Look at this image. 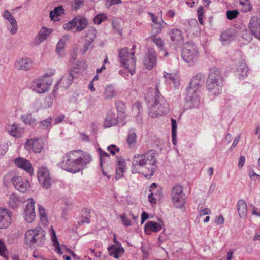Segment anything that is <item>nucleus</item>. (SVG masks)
Returning <instances> with one entry per match:
<instances>
[{
	"instance_id": "nucleus-10",
	"label": "nucleus",
	"mask_w": 260,
	"mask_h": 260,
	"mask_svg": "<svg viewBox=\"0 0 260 260\" xmlns=\"http://www.w3.org/2000/svg\"><path fill=\"white\" fill-rule=\"evenodd\" d=\"M78 70L77 65L70 69L56 83L53 91L55 92L58 86L65 89L69 87L73 83L75 75L78 73Z\"/></svg>"
},
{
	"instance_id": "nucleus-57",
	"label": "nucleus",
	"mask_w": 260,
	"mask_h": 260,
	"mask_svg": "<svg viewBox=\"0 0 260 260\" xmlns=\"http://www.w3.org/2000/svg\"><path fill=\"white\" fill-rule=\"evenodd\" d=\"M83 0H74L72 3V6L75 10H78L83 5Z\"/></svg>"
},
{
	"instance_id": "nucleus-7",
	"label": "nucleus",
	"mask_w": 260,
	"mask_h": 260,
	"mask_svg": "<svg viewBox=\"0 0 260 260\" xmlns=\"http://www.w3.org/2000/svg\"><path fill=\"white\" fill-rule=\"evenodd\" d=\"M199 52L197 46L192 42L184 44L182 51V57L187 63L192 64L197 60Z\"/></svg>"
},
{
	"instance_id": "nucleus-20",
	"label": "nucleus",
	"mask_w": 260,
	"mask_h": 260,
	"mask_svg": "<svg viewBox=\"0 0 260 260\" xmlns=\"http://www.w3.org/2000/svg\"><path fill=\"white\" fill-rule=\"evenodd\" d=\"M163 222L158 223L155 221H147L144 226V231L147 234L150 235L152 232H158L162 228Z\"/></svg>"
},
{
	"instance_id": "nucleus-41",
	"label": "nucleus",
	"mask_w": 260,
	"mask_h": 260,
	"mask_svg": "<svg viewBox=\"0 0 260 260\" xmlns=\"http://www.w3.org/2000/svg\"><path fill=\"white\" fill-rule=\"evenodd\" d=\"M64 13V9L62 6H58L55 7L53 10L50 12V17L51 20H55V18H57L61 14Z\"/></svg>"
},
{
	"instance_id": "nucleus-2",
	"label": "nucleus",
	"mask_w": 260,
	"mask_h": 260,
	"mask_svg": "<svg viewBox=\"0 0 260 260\" xmlns=\"http://www.w3.org/2000/svg\"><path fill=\"white\" fill-rule=\"evenodd\" d=\"M91 160L89 154L78 150L67 153L58 165L68 172L75 173L83 169Z\"/></svg>"
},
{
	"instance_id": "nucleus-63",
	"label": "nucleus",
	"mask_w": 260,
	"mask_h": 260,
	"mask_svg": "<svg viewBox=\"0 0 260 260\" xmlns=\"http://www.w3.org/2000/svg\"><path fill=\"white\" fill-rule=\"evenodd\" d=\"M149 218V216L147 213L143 211L141 215V224H143L144 221Z\"/></svg>"
},
{
	"instance_id": "nucleus-51",
	"label": "nucleus",
	"mask_w": 260,
	"mask_h": 260,
	"mask_svg": "<svg viewBox=\"0 0 260 260\" xmlns=\"http://www.w3.org/2000/svg\"><path fill=\"white\" fill-rule=\"evenodd\" d=\"M107 18L105 14H99L95 16L93 19L95 24H100L102 21L106 20Z\"/></svg>"
},
{
	"instance_id": "nucleus-52",
	"label": "nucleus",
	"mask_w": 260,
	"mask_h": 260,
	"mask_svg": "<svg viewBox=\"0 0 260 260\" xmlns=\"http://www.w3.org/2000/svg\"><path fill=\"white\" fill-rule=\"evenodd\" d=\"M122 224L126 227H128L131 225L132 222L129 219L126 217L125 214H122L120 216Z\"/></svg>"
},
{
	"instance_id": "nucleus-29",
	"label": "nucleus",
	"mask_w": 260,
	"mask_h": 260,
	"mask_svg": "<svg viewBox=\"0 0 260 260\" xmlns=\"http://www.w3.org/2000/svg\"><path fill=\"white\" fill-rule=\"evenodd\" d=\"M125 170V160L122 158H117L115 176V178L116 180L119 179L123 176Z\"/></svg>"
},
{
	"instance_id": "nucleus-54",
	"label": "nucleus",
	"mask_w": 260,
	"mask_h": 260,
	"mask_svg": "<svg viewBox=\"0 0 260 260\" xmlns=\"http://www.w3.org/2000/svg\"><path fill=\"white\" fill-rule=\"evenodd\" d=\"M75 27H76V24L75 22L74 21V18L72 20L63 25V28L64 29L67 30H72Z\"/></svg>"
},
{
	"instance_id": "nucleus-15",
	"label": "nucleus",
	"mask_w": 260,
	"mask_h": 260,
	"mask_svg": "<svg viewBox=\"0 0 260 260\" xmlns=\"http://www.w3.org/2000/svg\"><path fill=\"white\" fill-rule=\"evenodd\" d=\"M248 28L253 36L260 40V18L256 16L250 18Z\"/></svg>"
},
{
	"instance_id": "nucleus-3",
	"label": "nucleus",
	"mask_w": 260,
	"mask_h": 260,
	"mask_svg": "<svg viewBox=\"0 0 260 260\" xmlns=\"http://www.w3.org/2000/svg\"><path fill=\"white\" fill-rule=\"evenodd\" d=\"M153 97V104L150 108L149 115L152 117H157L167 113L169 110V105L158 90L156 86Z\"/></svg>"
},
{
	"instance_id": "nucleus-5",
	"label": "nucleus",
	"mask_w": 260,
	"mask_h": 260,
	"mask_svg": "<svg viewBox=\"0 0 260 260\" xmlns=\"http://www.w3.org/2000/svg\"><path fill=\"white\" fill-rule=\"evenodd\" d=\"M46 233L40 226H36L35 229L27 230L25 234V242L27 245L31 246L37 245L42 246L44 244Z\"/></svg>"
},
{
	"instance_id": "nucleus-14",
	"label": "nucleus",
	"mask_w": 260,
	"mask_h": 260,
	"mask_svg": "<svg viewBox=\"0 0 260 260\" xmlns=\"http://www.w3.org/2000/svg\"><path fill=\"white\" fill-rule=\"evenodd\" d=\"M187 92L185 96L186 106L189 108L198 107L200 104L199 97V91L196 89L187 88Z\"/></svg>"
},
{
	"instance_id": "nucleus-24",
	"label": "nucleus",
	"mask_w": 260,
	"mask_h": 260,
	"mask_svg": "<svg viewBox=\"0 0 260 260\" xmlns=\"http://www.w3.org/2000/svg\"><path fill=\"white\" fill-rule=\"evenodd\" d=\"M7 130L9 135L14 137H20L24 133L23 128L16 123L9 125Z\"/></svg>"
},
{
	"instance_id": "nucleus-26",
	"label": "nucleus",
	"mask_w": 260,
	"mask_h": 260,
	"mask_svg": "<svg viewBox=\"0 0 260 260\" xmlns=\"http://www.w3.org/2000/svg\"><path fill=\"white\" fill-rule=\"evenodd\" d=\"M52 31V29H49L45 27H42L35 39L36 44H39L46 40Z\"/></svg>"
},
{
	"instance_id": "nucleus-40",
	"label": "nucleus",
	"mask_w": 260,
	"mask_h": 260,
	"mask_svg": "<svg viewBox=\"0 0 260 260\" xmlns=\"http://www.w3.org/2000/svg\"><path fill=\"white\" fill-rule=\"evenodd\" d=\"M21 119L25 124L32 125L36 123V120L30 114H24L21 116Z\"/></svg>"
},
{
	"instance_id": "nucleus-21",
	"label": "nucleus",
	"mask_w": 260,
	"mask_h": 260,
	"mask_svg": "<svg viewBox=\"0 0 260 260\" xmlns=\"http://www.w3.org/2000/svg\"><path fill=\"white\" fill-rule=\"evenodd\" d=\"M25 147L27 150L31 149L35 153H40L43 148L38 138L27 140L25 145Z\"/></svg>"
},
{
	"instance_id": "nucleus-59",
	"label": "nucleus",
	"mask_w": 260,
	"mask_h": 260,
	"mask_svg": "<svg viewBox=\"0 0 260 260\" xmlns=\"http://www.w3.org/2000/svg\"><path fill=\"white\" fill-rule=\"evenodd\" d=\"M65 118V116L64 115H59L58 117H56L54 119V124L56 125L62 122Z\"/></svg>"
},
{
	"instance_id": "nucleus-19",
	"label": "nucleus",
	"mask_w": 260,
	"mask_h": 260,
	"mask_svg": "<svg viewBox=\"0 0 260 260\" xmlns=\"http://www.w3.org/2000/svg\"><path fill=\"white\" fill-rule=\"evenodd\" d=\"M3 17L6 19L11 25V28L9 29L10 33L12 35L15 34L17 31L18 24L14 17L11 14L8 10H6L4 12Z\"/></svg>"
},
{
	"instance_id": "nucleus-32",
	"label": "nucleus",
	"mask_w": 260,
	"mask_h": 260,
	"mask_svg": "<svg viewBox=\"0 0 260 260\" xmlns=\"http://www.w3.org/2000/svg\"><path fill=\"white\" fill-rule=\"evenodd\" d=\"M248 71L246 63L242 60L237 66L236 73L239 76V78H244L247 76Z\"/></svg>"
},
{
	"instance_id": "nucleus-58",
	"label": "nucleus",
	"mask_w": 260,
	"mask_h": 260,
	"mask_svg": "<svg viewBox=\"0 0 260 260\" xmlns=\"http://www.w3.org/2000/svg\"><path fill=\"white\" fill-rule=\"evenodd\" d=\"M164 77L166 79H169L172 81L173 83L175 82V77L171 74L164 72Z\"/></svg>"
},
{
	"instance_id": "nucleus-42",
	"label": "nucleus",
	"mask_w": 260,
	"mask_h": 260,
	"mask_svg": "<svg viewBox=\"0 0 260 260\" xmlns=\"http://www.w3.org/2000/svg\"><path fill=\"white\" fill-rule=\"evenodd\" d=\"M152 40L153 42L161 49V51L160 52V54L164 55V56H167L168 55V53L167 51L163 49L164 46V42L160 38L156 37H152Z\"/></svg>"
},
{
	"instance_id": "nucleus-60",
	"label": "nucleus",
	"mask_w": 260,
	"mask_h": 260,
	"mask_svg": "<svg viewBox=\"0 0 260 260\" xmlns=\"http://www.w3.org/2000/svg\"><path fill=\"white\" fill-rule=\"evenodd\" d=\"M224 219L223 216L219 215V216L216 217V218L215 219V222L217 224H218L219 225H221L224 223Z\"/></svg>"
},
{
	"instance_id": "nucleus-53",
	"label": "nucleus",
	"mask_w": 260,
	"mask_h": 260,
	"mask_svg": "<svg viewBox=\"0 0 260 260\" xmlns=\"http://www.w3.org/2000/svg\"><path fill=\"white\" fill-rule=\"evenodd\" d=\"M0 255L4 257H7V249L3 241L0 239Z\"/></svg>"
},
{
	"instance_id": "nucleus-13",
	"label": "nucleus",
	"mask_w": 260,
	"mask_h": 260,
	"mask_svg": "<svg viewBox=\"0 0 260 260\" xmlns=\"http://www.w3.org/2000/svg\"><path fill=\"white\" fill-rule=\"evenodd\" d=\"M24 220L27 223H32L36 218L35 211V201L32 198H29L27 200L23 213Z\"/></svg>"
},
{
	"instance_id": "nucleus-22",
	"label": "nucleus",
	"mask_w": 260,
	"mask_h": 260,
	"mask_svg": "<svg viewBox=\"0 0 260 260\" xmlns=\"http://www.w3.org/2000/svg\"><path fill=\"white\" fill-rule=\"evenodd\" d=\"M16 67L18 70L27 71L32 68V61L28 58H20L17 60Z\"/></svg>"
},
{
	"instance_id": "nucleus-17",
	"label": "nucleus",
	"mask_w": 260,
	"mask_h": 260,
	"mask_svg": "<svg viewBox=\"0 0 260 260\" xmlns=\"http://www.w3.org/2000/svg\"><path fill=\"white\" fill-rule=\"evenodd\" d=\"M118 94V90L116 86L112 84L106 85L102 93V96L105 100L108 101L116 98Z\"/></svg>"
},
{
	"instance_id": "nucleus-33",
	"label": "nucleus",
	"mask_w": 260,
	"mask_h": 260,
	"mask_svg": "<svg viewBox=\"0 0 260 260\" xmlns=\"http://www.w3.org/2000/svg\"><path fill=\"white\" fill-rule=\"evenodd\" d=\"M169 35L172 41L179 43L183 41L182 31L179 29L175 28L171 30L169 32Z\"/></svg>"
},
{
	"instance_id": "nucleus-28",
	"label": "nucleus",
	"mask_w": 260,
	"mask_h": 260,
	"mask_svg": "<svg viewBox=\"0 0 260 260\" xmlns=\"http://www.w3.org/2000/svg\"><path fill=\"white\" fill-rule=\"evenodd\" d=\"M156 63V54L154 53H149L146 55L144 59V64L149 70L152 69Z\"/></svg>"
},
{
	"instance_id": "nucleus-4",
	"label": "nucleus",
	"mask_w": 260,
	"mask_h": 260,
	"mask_svg": "<svg viewBox=\"0 0 260 260\" xmlns=\"http://www.w3.org/2000/svg\"><path fill=\"white\" fill-rule=\"evenodd\" d=\"M223 86L220 73L216 68L211 69L207 80L206 88L212 94L217 95L221 93Z\"/></svg>"
},
{
	"instance_id": "nucleus-44",
	"label": "nucleus",
	"mask_w": 260,
	"mask_h": 260,
	"mask_svg": "<svg viewBox=\"0 0 260 260\" xmlns=\"http://www.w3.org/2000/svg\"><path fill=\"white\" fill-rule=\"evenodd\" d=\"M98 150L100 159L101 166L102 167L103 164L104 163L105 161L110 159V156L108 153L103 151L100 148H99Z\"/></svg>"
},
{
	"instance_id": "nucleus-25",
	"label": "nucleus",
	"mask_w": 260,
	"mask_h": 260,
	"mask_svg": "<svg viewBox=\"0 0 260 260\" xmlns=\"http://www.w3.org/2000/svg\"><path fill=\"white\" fill-rule=\"evenodd\" d=\"M15 163L19 168H22L30 175L33 173V168L31 163L27 160L18 158L15 160Z\"/></svg>"
},
{
	"instance_id": "nucleus-61",
	"label": "nucleus",
	"mask_w": 260,
	"mask_h": 260,
	"mask_svg": "<svg viewBox=\"0 0 260 260\" xmlns=\"http://www.w3.org/2000/svg\"><path fill=\"white\" fill-rule=\"evenodd\" d=\"M211 213V211L209 208H205L200 212L199 216H204Z\"/></svg>"
},
{
	"instance_id": "nucleus-49",
	"label": "nucleus",
	"mask_w": 260,
	"mask_h": 260,
	"mask_svg": "<svg viewBox=\"0 0 260 260\" xmlns=\"http://www.w3.org/2000/svg\"><path fill=\"white\" fill-rule=\"evenodd\" d=\"M164 22L163 20L161 19L158 22H156L152 25V30L154 33L158 34L160 33L162 30V23Z\"/></svg>"
},
{
	"instance_id": "nucleus-48",
	"label": "nucleus",
	"mask_w": 260,
	"mask_h": 260,
	"mask_svg": "<svg viewBox=\"0 0 260 260\" xmlns=\"http://www.w3.org/2000/svg\"><path fill=\"white\" fill-rule=\"evenodd\" d=\"M39 216L40 220L44 222H47V216L45 212V209L41 205L38 207Z\"/></svg>"
},
{
	"instance_id": "nucleus-31",
	"label": "nucleus",
	"mask_w": 260,
	"mask_h": 260,
	"mask_svg": "<svg viewBox=\"0 0 260 260\" xmlns=\"http://www.w3.org/2000/svg\"><path fill=\"white\" fill-rule=\"evenodd\" d=\"M237 210L241 218H245L247 214V206L243 199L239 200L237 202Z\"/></svg>"
},
{
	"instance_id": "nucleus-36",
	"label": "nucleus",
	"mask_w": 260,
	"mask_h": 260,
	"mask_svg": "<svg viewBox=\"0 0 260 260\" xmlns=\"http://www.w3.org/2000/svg\"><path fill=\"white\" fill-rule=\"evenodd\" d=\"M21 203V201L18 195L14 193L10 194L8 201V205L10 208H16L19 206Z\"/></svg>"
},
{
	"instance_id": "nucleus-37",
	"label": "nucleus",
	"mask_w": 260,
	"mask_h": 260,
	"mask_svg": "<svg viewBox=\"0 0 260 260\" xmlns=\"http://www.w3.org/2000/svg\"><path fill=\"white\" fill-rule=\"evenodd\" d=\"M220 37L221 41L226 42L234 40L236 37V35L235 36L234 30L231 29L223 31L220 35Z\"/></svg>"
},
{
	"instance_id": "nucleus-34",
	"label": "nucleus",
	"mask_w": 260,
	"mask_h": 260,
	"mask_svg": "<svg viewBox=\"0 0 260 260\" xmlns=\"http://www.w3.org/2000/svg\"><path fill=\"white\" fill-rule=\"evenodd\" d=\"M76 31H81L83 30L87 25L88 20L84 17L78 16L74 18Z\"/></svg>"
},
{
	"instance_id": "nucleus-23",
	"label": "nucleus",
	"mask_w": 260,
	"mask_h": 260,
	"mask_svg": "<svg viewBox=\"0 0 260 260\" xmlns=\"http://www.w3.org/2000/svg\"><path fill=\"white\" fill-rule=\"evenodd\" d=\"M110 256H113L115 258H118L124 252V249L121 246L119 242H117V245H112L107 248Z\"/></svg>"
},
{
	"instance_id": "nucleus-30",
	"label": "nucleus",
	"mask_w": 260,
	"mask_h": 260,
	"mask_svg": "<svg viewBox=\"0 0 260 260\" xmlns=\"http://www.w3.org/2000/svg\"><path fill=\"white\" fill-rule=\"evenodd\" d=\"M252 34L245 28H241L236 32V37L238 39L241 38L247 42H249L252 40Z\"/></svg>"
},
{
	"instance_id": "nucleus-8",
	"label": "nucleus",
	"mask_w": 260,
	"mask_h": 260,
	"mask_svg": "<svg viewBox=\"0 0 260 260\" xmlns=\"http://www.w3.org/2000/svg\"><path fill=\"white\" fill-rule=\"evenodd\" d=\"M171 197L172 204L176 208H180L185 205V194L181 185L177 184L172 187Z\"/></svg>"
},
{
	"instance_id": "nucleus-11",
	"label": "nucleus",
	"mask_w": 260,
	"mask_h": 260,
	"mask_svg": "<svg viewBox=\"0 0 260 260\" xmlns=\"http://www.w3.org/2000/svg\"><path fill=\"white\" fill-rule=\"evenodd\" d=\"M8 178V181L11 180L14 186L19 192L24 193L30 187V184L28 180H23L21 176H15L11 177L10 174H8L5 176L4 181Z\"/></svg>"
},
{
	"instance_id": "nucleus-64",
	"label": "nucleus",
	"mask_w": 260,
	"mask_h": 260,
	"mask_svg": "<svg viewBox=\"0 0 260 260\" xmlns=\"http://www.w3.org/2000/svg\"><path fill=\"white\" fill-rule=\"evenodd\" d=\"M234 251L233 250L230 249L226 254V260H232L233 258Z\"/></svg>"
},
{
	"instance_id": "nucleus-9",
	"label": "nucleus",
	"mask_w": 260,
	"mask_h": 260,
	"mask_svg": "<svg viewBox=\"0 0 260 260\" xmlns=\"http://www.w3.org/2000/svg\"><path fill=\"white\" fill-rule=\"evenodd\" d=\"M52 84V80L45 76L35 79L31 83L32 89L38 93H44L47 92Z\"/></svg>"
},
{
	"instance_id": "nucleus-6",
	"label": "nucleus",
	"mask_w": 260,
	"mask_h": 260,
	"mask_svg": "<svg viewBox=\"0 0 260 260\" xmlns=\"http://www.w3.org/2000/svg\"><path fill=\"white\" fill-rule=\"evenodd\" d=\"M135 52L132 50L129 51L127 48H124L118 52V57L122 66L127 69L131 75L135 73L136 59L134 57Z\"/></svg>"
},
{
	"instance_id": "nucleus-38",
	"label": "nucleus",
	"mask_w": 260,
	"mask_h": 260,
	"mask_svg": "<svg viewBox=\"0 0 260 260\" xmlns=\"http://www.w3.org/2000/svg\"><path fill=\"white\" fill-rule=\"evenodd\" d=\"M51 240L53 242V245L55 247V251L59 254H62L61 249L59 246V242L56 236L55 232L53 229L51 228L50 232Z\"/></svg>"
},
{
	"instance_id": "nucleus-47",
	"label": "nucleus",
	"mask_w": 260,
	"mask_h": 260,
	"mask_svg": "<svg viewBox=\"0 0 260 260\" xmlns=\"http://www.w3.org/2000/svg\"><path fill=\"white\" fill-rule=\"evenodd\" d=\"M66 38L62 37L58 42L56 48V52L60 55V53L63 49L66 42Z\"/></svg>"
},
{
	"instance_id": "nucleus-62",
	"label": "nucleus",
	"mask_w": 260,
	"mask_h": 260,
	"mask_svg": "<svg viewBox=\"0 0 260 260\" xmlns=\"http://www.w3.org/2000/svg\"><path fill=\"white\" fill-rule=\"evenodd\" d=\"M252 213L253 215L260 217V209L255 206H252Z\"/></svg>"
},
{
	"instance_id": "nucleus-55",
	"label": "nucleus",
	"mask_w": 260,
	"mask_h": 260,
	"mask_svg": "<svg viewBox=\"0 0 260 260\" xmlns=\"http://www.w3.org/2000/svg\"><path fill=\"white\" fill-rule=\"evenodd\" d=\"M156 196H158V198L160 196V194L158 195L157 193H155L154 192H151L148 196V201L150 203L155 204L156 202Z\"/></svg>"
},
{
	"instance_id": "nucleus-39",
	"label": "nucleus",
	"mask_w": 260,
	"mask_h": 260,
	"mask_svg": "<svg viewBox=\"0 0 260 260\" xmlns=\"http://www.w3.org/2000/svg\"><path fill=\"white\" fill-rule=\"evenodd\" d=\"M242 12L247 13L252 11L253 6L249 0H239Z\"/></svg>"
},
{
	"instance_id": "nucleus-1",
	"label": "nucleus",
	"mask_w": 260,
	"mask_h": 260,
	"mask_svg": "<svg viewBox=\"0 0 260 260\" xmlns=\"http://www.w3.org/2000/svg\"><path fill=\"white\" fill-rule=\"evenodd\" d=\"M157 162L156 154L154 150L136 154L133 158L132 173H141L149 179L157 169Z\"/></svg>"
},
{
	"instance_id": "nucleus-50",
	"label": "nucleus",
	"mask_w": 260,
	"mask_h": 260,
	"mask_svg": "<svg viewBox=\"0 0 260 260\" xmlns=\"http://www.w3.org/2000/svg\"><path fill=\"white\" fill-rule=\"evenodd\" d=\"M239 14V12L237 10H228L226 12V17L229 20L236 18Z\"/></svg>"
},
{
	"instance_id": "nucleus-27",
	"label": "nucleus",
	"mask_w": 260,
	"mask_h": 260,
	"mask_svg": "<svg viewBox=\"0 0 260 260\" xmlns=\"http://www.w3.org/2000/svg\"><path fill=\"white\" fill-rule=\"evenodd\" d=\"M118 123L117 116L112 112H109L104 122L105 128L110 127Z\"/></svg>"
},
{
	"instance_id": "nucleus-12",
	"label": "nucleus",
	"mask_w": 260,
	"mask_h": 260,
	"mask_svg": "<svg viewBox=\"0 0 260 260\" xmlns=\"http://www.w3.org/2000/svg\"><path fill=\"white\" fill-rule=\"evenodd\" d=\"M37 176L39 182L43 188L45 189H48L50 188L51 179L49 170L46 167H40Z\"/></svg>"
},
{
	"instance_id": "nucleus-56",
	"label": "nucleus",
	"mask_w": 260,
	"mask_h": 260,
	"mask_svg": "<svg viewBox=\"0 0 260 260\" xmlns=\"http://www.w3.org/2000/svg\"><path fill=\"white\" fill-rule=\"evenodd\" d=\"M107 150L111 154L115 155L117 152L119 151V149L115 145L112 144L107 147Z\"/></svg>"
},
{
	"instance_id": "nucleus-35",
	"label": "nucleus",
	"mask_w": 260,
	"mask_h": 260,
	"mask_svg": "<svg viewBox=\"0 0 260 260\" xmlns=\"http://www.w3.org/2000/svg\"><path fill=\"white\" fill-rule=\"evenodd\" d=\"M86 35L85 36L86 42L88 44H91L96 37V29L93 27H89L86 31Z\"/></svg>"
},
{
	"instance_id": "nucleus-45",
	"label": "nucleus",
	"mask_w": 260,
	"mask_h": 260,
	"mask_svg": "<svg viewBox=\"0 0 260 260\" xmlns=\"http://www.w3.org/2000/svg\"><path fill=\"white\" fill-rule=\"evenodd\" d=\"M172 124V139L173 143L174 145L176 144V136H177V123L176 120L171 119Z\"/></svg>"
},
{
	"instance_id": "nucleus-43",
	"label": "nucleus",
	"mask_w": 260,
	"mask_h": 260,
	"mask_svg": "<svg viewBox=\"0 0 260 260\" xmlns=\"http://www.w3.org/2000/svg\"><path fill=\"white\" fill-rule=\"evenodd\" d=\"M52 122V117H49L47 119L40 121L39 123V127L42 129H48L51 127Z\"/></svg>"
},
{
	"instance_id": "nucleus-16",
	"label": "nucleus",
	"mask_w": 260,
	"mask_h": 260,
	"mask_svg": "<svg viewBox=\"0 0 260 260\" xmlns=\"http://www.w3.org/2000/svg\"><path fill=\"white\" fill-rule=\"evenodd\" d=\"M11 212L7 209L0 208V229L8 228L11 223Z\"/></svg>"
},
{
	"instance_id": "nucleus-46",
	"label": "nucleus",
	"mask_w": 260,
	"mask_h": 260,
	"mask_svg": "<svg viewBox=\"0 0 260 260\" xmlns=\"http://www.w3.org/2000/svg\"><path fill=\"white\" fill-rule=\"evenodd\" d=\"M137 136L134 132H130L128 133L127 138V142L130 146H134L136 143Z\"/></svg>"
},
{
	"instance_id": "nucleus-18",
	"label": "nucleus",
	"mask_w": 260,
	"mask_h": 260,
	"mask_svg": "<svg viewBox=\"0 0 260 260\" xmlns=\"http://www.w3.org/2000/svg\"><path fill=\"white\" fill-rule=\"evenodd\" d=\"M205 77L201 73L197 74L191 80L189 86L187 88L199 91V88L204 83Z\"/></svg>"
}]
</instances>
